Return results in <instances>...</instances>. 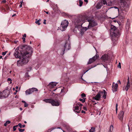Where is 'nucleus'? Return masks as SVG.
<instances>
[{
  "label": "nucleus",
  "mask_w": 132,
  "mask_h": 132,
  "mask_svg": "<svg viewBox=\"0 0 132 132\" xmlns=\"http://www.w3.org/2000/svg\"><path fill=\"white\" fill-rule=\"evenodd\" d=\"M31 48L29 46L27 47L25 52H21L22 59L17 61V65L20 66L26 64L29 61L28 57L30 53L32 52Z\"/></svg>",
  "instance_id": "obj_1"
},
{
  "label": "nucleus",
  "mask_w": 132,
  "mask_h": 132,
  "mask_svg": "<svg viewBox=\"0 0 132 132\" xmlns=\"http://www.w3.org/2000/svg\"><path fill=\"white\" fill-rule=\"evenodd\" d=\"M79 22L81 23L82 24L87 20L89 22V24L88 26V28L90 29L97 25V23L90 17L87 16H84L78 19Z\"/></svg>",
  "instance_id": "obj_2"
},
{
  "label": "nucleus",
  "mask_w": 132,
  "mask_h": 132,
  "mask_svg": "<svg viewBox=\"0 0 132 132\" xmlns=\"http://www.w3.org/2000/svg\"><path fill=\"white\" fill-rule=\"evenodd\" d=\"M69 24L68 21L66 20H64L63 21L61 24L60 26V29L62 31H65Z\"/></svg>",
  "instance_id": "obj_3"
},
{
  "label": "nucleus",
  "mask_w": 132,
  "mask_h": 132,
  "mask_svg": "<svg viewBox=\"0 0 132 132\" xmlns=\"http://www.w3.org/2000/svg\"><path fill=\"white\" fill-rule=\"evenodd\" d=\"M82 106V105L79 103L77 104L75 108L74 111L77 113H80L81 110V109Z\"/></svg>",
  "instance_id": "obj_4"
},
{
  "label": "nucleus",
  "mask_w": 132,
  "mask_h": 132,
  "mask_svg": "<svg viewBox=\"0 0 132 132\" xmlns=\"http://www.w3.org/2000/svg\"><path fill=\"white\" fill-rule=\"evenodd\" d=\"M120 35V33L119 32H117V33L116 32H113L112 35L111 36L112 40H117Z\"/></svg>",
  "instance_id": "obj_5"
},
{
  "label": "nucleus",
  "mask_w": 132,
  "mask_h": 132,
  "mask_svg": "<svg viewBox=\"0 0 132 132\" xmlns=\"http://www.w3.org/2000/svg\"><path fill=\"white\" fill-rule=\"evenodd\" d=\"M99 57V56L96 53L95 55L92 58L89 59L87 63V64H90L94 62Z\"/></svg>",
  "instance_id": "obj_6"
},
{
  "label": "nucleus",
  "mask_w": 132,
  "mask_h": 132,
  "mask_svg": "<svg viewBox=\"0 0 132 132\" xmlns=\"http://www.w3.org/2000/svg\"><path fill=\"white\" fill-rule=\"evenodd\" d=\"M64 49L62 51V52L61 53V54L63 55L64 53V51L65 50H69L70 48V45L67 43H65V45L64 46Z\"/></svg>",
  "instance_id": "obj_7"
},
{
  "label": "nucleus",
  "mask_w": 132,
  "mask_h": 132,
  "mask_svg": "<svg viewBox=\"0 0 132 132\" xmlns=\"http://www.w3.org/2000/svg\"><path fill=\"white\" fill-rule=\"evenodd\" d=\"M124 114V112L123 110L121 111L119 114L118 118L121 121H122L123 120Z\"/></svg>",
  "instance_id": "obj_8"
},
{
  "label": "nucleus",
  "mask_w": 132,
  "mask_h": 132,
  "mask_svg": "<svg viewBox=\"0 0 132 132\" xmlns=\"http://www.w3.org/2000/svg\"><path fill=\"white\" fill-rule=\"evenodd\" d=\"M118 85L117 83L115 84L113 82V83L112 87V90L113 92H114L117 91L118 89Z\"/></svg>",
  "instance_id": "obj_9"
},
{
  "label": "nucleus",
  "mask_w": 132,
  "mask_h": 132,
  "mask_svg": "<svg viewBox=\"0 0 132 132\" xmlns=\"http://www.w3.org/2000/svg\"><path fill=\"white\" fill-rule=\"evenodd\" d=\"M102 93V92H99L96 95L95 97H94L93 98V99H94V100H100L101 98V93Z\"/></svg>",
  "instance_id": "obj_10"
},
{
  "label": "nucleus",
  "mask_w": 132,
  "mask_h": 132,
  "mask_svg": "<svg viewBox=\"0 0 132 132\" xmlns=\"http://www.w3.org/2000/svg\"><path fill=\"white\" fill-rule=\"evenodd\" d=\"M14 55L15 57L17 58H21L20 54L18 50H15L14 53Z\"/></svg>",
  "instance_id": "obj_11"
},
{
  "label": "nucleus",
  "mask_w": 132,
  "mask_h": 132,
  "mask_svg": "<svg viewBox=\"0 0 132 132\" xmlns=\"http://www.w3.org/2000/svg\"><path fill=\"white\" fill-rule=\"evenodd\" d=\"M43 101L47 103H50L52 105H54L53 104V102H54L52 101V100L51 99H46L44 100Z\"/></svg>",
  "instance_id": "obj_12"
},
{
  "label": "nucleus",
  "mask_w": 132,
  "mask_h": 132,
  "mask_svg": "<svg viewBox=\"0 0 132 132\" xmlns=\"http://www.w3.org/2000/svg\"><path fill=\"white\" fill-rule=\"evenodd\" d=\"M57 83L55 82H50L48 85L50 88H52L54 86H56L57 84Z\"/></svg>",
  "instance_id": "obj_13"
},
{
  "label": "nucleus",
  "mask_w": 132,
  "mask_h": 132,
  "mask_svg": "<svg viewBox=\"0 0 132 132\" xmlns=\"http://www.w3.org/2000/svg\"><path fill=\"white\" fill-rule=\"evenodd\" d=\"M130 86V83H127L126 86V87H123V90H126V91H127L129 89Z\"/></svg>",
  "instance_id": "obj_14"
},
{
  "label": "nucleus",
  "mask_w": 132,
  "mask_h": 132,
  "mask_svg": "<svg viewBox=\"0 0 132 132\" xmlns=\"http://www.w3.org/2000/svg\"><path fill=\"white\" fill-rule=\"evenodd\" d=\"M87 30V28L86 27H83L81 29L80 32V33L82 35L84 34V32L86 31Z\"/></svg>",
  "instance_id": "obj_15"
},
{
  "label": "nucleus",
  "mask_w": 132,
  "mask_h": 132,
  "mask_svg": "<svg viewBox=\"0 0 132 132\" xmlns=\"http://www.w3.org/2000/svg\"><path fill=\"white\" fill-rule=\"evenodd\" d=\"M31 88L27 90L26 91V94L27 95L31 94L33 93V91L32 90Z\"/></svg>",
  "instance_id": "obj_16"
},
{
  "label": "nucleus",
  "mask_w": 132,
  "mask_h": 132,
  "mask_svg": "<svg viewBox=\"0 0 132 132\" xmlns=\"http://www.w3.org/2000/svg\"><path fill=\"white\" fill-rule=\"evenodd\" d=\"M108 56L107 55H104L102 56L101 58L103 60V61L105 62V61L107 60Z\"/></svg>",
  "instance_id": "obj_17"
},
{
  "label": "nucleus",
  "mask_w": 132,
  "mask_h": 132,
  "mask_svg": "<svg viewBox=\"0 0 132 132\" xmlns=\"http://www.w3.org/2000/svg\"><path fill=\"white\" fill-rule=\"evenodd\" d=\"M130 23L128 21V20H127V21L126 23V30H128L130 28Z\"/></svg>",
  "instance_id": "obj_18"
},
{
  "label": "nucleus",
  "mask_w": 132,
  "mask_h": 132,
  "mask_svg": "<svg viewBox=\"0 0 132 132\" xmlns=\"http://www.w3.org/2000/svg\"><path fill=\"white\" fill-rule=\"evenodd\" d=\"M52 101L54 102H53V104L55 105H52L53 106H58L60 104L58 101H55L52 100Z\"/></svg>",
  "instance_id": "obj_19"
},
{
  "label": "nucleus",
  "mask_w": 132,
  "mask_h": 132,
  "mask_svg": "<svg viewBox=\"0 0 132 132\" xmlns=\"http://www.w3.org/2000/svg\"><path fill=\"white\" fill-rule=\"evenodd\" d=\"M102 93H101V94H103V97L105 99L106 98V96L107 94V93L105 91V90H103V92H102Z\"/></svg>",
  "instance_id": "obj_20"
},
{
  "label": "nucleus",
  "mask_w": 132,
  "mask_h": 132,
  "mask_svg": "<svg viewBox=\"0 0 132 132\" xmlns=\"http://www.w3.org/2000/svg\"><path fill=\"white\" fill-rule=\"evenodd\" d=\"M95 128L94 127H92L89 130V132H94L95 131Z\"/></svg>",
  "instance_id": "obj_21"
},
{
  "label": "nucleus",
  "mask_w": 132,
  "mask_h": 132,
  "mask_svg": "<svg viewBox=\"0 0 132 132\" xmlns=\"http://www.w3.org/2000/svg\"><path fill=\"white\" fill-rule=\"evenodd\" d=\"M119 18L121 20H122L124 19L125 16L124 15H122L121 14L118 16Z\"/></svg>",
  "instance_id": "obj_22"
},
{
  "label": "nucleus",
  "mask_w": 132,
  "mask_h": 132,
  "mask_svg": "<svg viewBox=\"0 0 132 132\" xmlns=\"http://www.w3.org/2000/svg\"><path fill=\"white\" fill-rule=\"evenodd\" d=\"M111 30L114 31L116 29V27L113 26H112L111 28Z\"/></svg>",
  "instance_id": "obj_23"
},
{
  "label": "nucleus",
  "mask_w": 132,
  "mask_h": 132,
  "mask_svg": "<svg viewBox=\"0 0 132 132\" xmlns=\"http://www.w3.org/2000/svg\"><path fill=\"white\" fill-rule=\"evenodd\" d=\"M22 102L24 103V107H26L28 106V104H27L26 102L24 101H22Z\"/></svg>",
  "instance_id": "obj_24"
},
{
  "label": "nucleus",
  "mask_w": 132,
  "mask_h": 132,
  "mask_svg": "<svg viewBox=\"0 0 132 132\" xmlns=\"http://www.w3.org/2000/svg\"><path fill=\"white\" fill-rule=\"evenodd\" d=\"M8 92V90L7 89H5L3 91V94H5V95H6V96L7 97L8 96V95L7 94V95L5 94L6 93H7Z\"/></svg>",
  "instance_id": "obj_25"
},
{
  "label": "nucleus",
  "mask_w": 132,
  "mask_h": 132,
  "mask_svg": "<svg viewBox=\"0 0 132 132\" xmlns=\"http://www.w3.org/2000/svg\"><path fill=\"white\" fill-rule=\"evenodd\" d=\"M113 126L112 125H111L110 126V132H112L113 130Z\"/></svg>",
  "instance_id": "obj_26"
},
{
  "label": "nucleus",
  "mask_w": 132,
  "mask_h": 132,
  "mask_svg": "<svg viewBox=\"0 0 132 132\" xmlns=\"http://www.w3.org/2000/svg\"><path fill=\"white\" fill-rule=\"evenodd\" d=\"M36 21H35V23L37 24L38 25H39L40 24V23L39 22L40 21V20H37V19H36Z\"/></svg>",
  "instance_id": "obj_27"
},
{
  "label": "nucleus",
  "mask_w": 132,
  "mask_h": 132,
  "mask_svg": "<svg viewBox=\"0 0 132 132\" xmlns=\"http://www.w3.org/2000/svg\"><path fill=\"white\" fill-rule=\"evenodd\" d=\"M11 123L10 121L8 120L4 124V126H6L8 124H10Z\"/></svg>",
  "instance_id": "obj_28"
},
{
  "label": "nucleus",
  "mask_w": 132,
  "mask_h": 132,
  "mask_svg": "<svg viewBox=\"0 0 132 132\" xmlns=\"http://www.w3.org/2000/svg\"><path fill=\"white\" fill-rule=\"evenodd\" d=\"M32 89V90L33 91V92H37L38 91V89L36 88H31Z\"/></svg>",
  "instance_id": "obj_29"
},
{
  "label": "nucleus",
  "mask_w": 132,
  "mask_h": 132,
  "mask_svg": "<svg viewBox=\"0 0 132 132\" xmlns=\"http://www.w3.org/2000/svg\"><path fill=\"white\" fill-rule=\"evenodd\" d=\"M56 128L55 127H54L51 128L48 130V132H51L53 130L56 129Z\"/></svg>",
  "instance_id": "obj_30"
},
{
  "label": "nucleus",
  "mask_w": 132,
  "mask_h": 132,
  "mask_svg": "<svg viewBox=\"0 0 132 132\" xmlns=\"http://www.w3.org/2000/svg\"><path fill=\"white\" fill-rule=\"evenodd\" d=\"M56 128L55 127H54L51 128L48 130V132H51L53 130L56 129Z\"/></svg>",
  "instance_id": "obj_31"
},
{
  "label": "nucleus",
  "mask_w": 132,
  "mask_h": 132,
  "mask_svg": "<svg viewBox=\"0 0 132 132\" xmlns=\"http://www.w3.org/2000/svg\"><path fill=\"white\" fill-rule=\"evenodd\" d=\"M85 98H83V99H80L79 100L80 101H81L82 103H84L85 102Z\"/></svg>",
  "instance_id": "obj_32"
},
{
  "label": "nucleus",
  "mask_w": 132,
  "mask_h": 132,
  "mask_svg": "<svg viewBox=\"0 0 132 132\" xmlns=\"http://www.w3.org/2000/svg\"><path fill=\"white\" fill-rule=\"evenodd\" d=\"M79 6H82V4H83V2L81 1H79Z\"/></svg>",
  "instance_id": "obj_33"
},
{
  "label": "nucleus",
  "mask_w": 132,
  "mask_h": 132,
  "mask_svg": "<svg viewBox=\"0 0 132 132\" xmlns=\"http://www.w3.org/2000/svg\"><path fill=\"white\" fill-rule=\"evenodd\" d=\"M19 131L20 132H23V131H24V129H21L19 128Z\"/></svg>",
  "instance_id": "obj_34"
},
{
  "label": "nucleus",
  "mask_w": 132,
  "mask_h": 132,
  "mask_svg": "<svg viewBox=\"0 0 132 132\" xmlns=\"http://www.w3.org/2000/svg\"><path fill=\"white\" fill-rule=\"evenodd\" d=\"M118 104L117 103L116 104V113H117V111H118Z\"/></svg>",
  "instance_id": "obj_35"
},
{
  "label": "nucleus",
  "mask_w": 132,
  "mask_h": 132,
  "mask_svg": "<svg viewBox=\"0 0 132 132\" xmlns=\"http://www.w3.org/2000/svg\"><path fill=\"white\" fill-rule=\"evenodd\" d=\"M118 68H119L120 69L121 68V63L120 62L119 63V64H118Z\"/></svg>",
  "instance_id": "obj_36"
},
{
  "label": "nucleus",
  "mask_w": 132,
  "mask_h": 132,
  "mask_svg": "<svg viewBox=\"0 0 132 132\" xmlns=\"http://www.w3.org/2000/svg\"><path fill=\"white\" fill-rule=\"evenodd\" d=\"M81 96L82 97H85L86 95L84 93H82L81 94Z\"/></svg>",
  "instance_id": "obj_37"
},
{
  "label": "nucleus",
  "mask_w": 132,
  "mask_h": 132,
  "mask_svg": "<svg viewBox=\"0 0 132 132\" xmlns=\"http://www.w3.org/2000/svg\"><path fill=\"white\" fill-rule=\"evenodd\" d=\"M22 39L23 40V43H25V38L24 37H22Z\"/></svg>",
  "instance_id": "obj_38"
},
{
  "label": "nucleus",
  "mask_w": 132,
  "mask_h": 132,
  "mask_svg": "<svg viewBox=\"0 0 132 132\" xmlns=\"http://www.w3.org/2000/svg\"><path fill=\"white\" fill-rule=\"evenodd\" d=\"M6 53H7V52H3L2 54L3 55H4V56L5 55H6Z\"/></svg>",
  "instance_id": "obj_39"
},
{
  "label": "nucleus",
  "mask_w": 132,
  "mask_h": 132,
  "mask_svg": "<svg viewBox=\"0 0 132 132\" xmlns=\"http://www.w3.org/2000/svg\"><path fill=\"white\" fill-rule=\"evenodd\" d=\"M18 126L20 127V128H21L22 127V125L21 123H19L18 124Z\"/></svg>",
  "instance_id": "obj_40"
},
{
  "label": "nucleus",
  "mask_w": 132,
  "mask_h": 132,
  "mask_svg": "<svg viewBox=\"0 0 132 132\" xmlns=\"http://www.w3.org/2000/svg\"><path fill=\"white\" fill-rule=\"evenodd\" d=\"M13 130L14 131H15V130L16 129V128L14 126L13 127Z\"/></svg>",
  "instance_id": "obj_41"
},
{
  "label": "nucleus",
  "mask_w": 132,
  "mask_h": 132,
  "mask_svg": "<svg viewBox=\"0 0 132 132\" xmlns=\"http://www.w3.org/2000/svg\"><path fill=\"white\" fill-rule=\"evenodd\" d=\"M127 83H130V80L129 78V77H128V79H127Z\"/></svg>",
  "instance_id": "obj_42"
},
{
  "label": "nucleus",
  "mask_w": 132,
  "mask_h": 132,
  "mask_svg": "<svg viewBox=\"0 0 132 132\" xmlns=\"http://www.w3.org/2000/svg\"><path fill=\"white\" fill-rule=\"evenodd\" d=\"M64 92V89H62L61 92L60 93V94H61V93H62Z\"/></svg>",
  "instance_id": "obj_43"
},
{
  "label": "nucleus",
  "mask_w": 132,
  "mask_h": 132,
  "mask_svg": "<svg viewBox=\"0 0 132 132\" xmlns=\"http://www.w3.org/2000/svg\"><path fill=\"white\" fill-rule=\"evenodd\" d=\"M7 81H11V79L10 78H8V79H7Z\"/></svg>",
  "instance_id": "obj_44"
},
{
  "label": "nucleus",
  "mask_w": 132,
  "mask_h": 132,
  "mask_svg": "<svg viewBox=\"0 0 132 132\" xmlns=\"http://www.w3.org/2000/svg\"><path fill=\"white\" fill-rule=\"evenodd\" d=\"M84 109L86 110H87V108L86 107H84Z\"/></svg>",
  "instance_id": "obj_45"
},
{
  "label": "nucleus",
  "mask_w": 132,
  "mask_h": 132,
  "mask_svg": "<svg viewBox=\"0 0 132 132\" xmlns=\"http://www.w3.org/2000/svg\"><path fill=\"white\" fill-rule=\"evenodd\" d=\"M103 2H104V3H103V4H104L105 5L106 4V2L105 1H103Z\"/></svg>",
  "instance_id": "obj_46"
},
{
  "label": "nucleus",
  "mask_w": 132,
  "mask_h": 132,
  "mask_svg": "<svg viewBox=\"0 0 132 132\" xmlns=\"http://www.w3.org/2000/svg\"><path fill=\"white\" fill-rule=\"evenodd\" d=\"M23 37H24V38L25 37H26V34H24L23 35Z\"/></svg>",
  "instance_id": "obj_47"
},
{
  "label": "nucleus",
  "mask_w": 132,
  "mask_h": 132,
  "mask_svg": "<svg viewBox=\"0 0 132 132\" xmlns=\"http://www.w3.org/2000/svg\"><path fill=\"white\" fill-rule=\"evenodd\" d=\"M84 1L86 3H87L88 2V0H84Z\"/></svg>",
  "instance_id": "obj_48"
},
{
  "label": "nucleus",
  "mask_w": 132,
  "mask_h": 132,
  "mask_svg": "<svg viewBox=\"0 0 132 132\" xmlns=\"http://www.w3.org/2000/svg\"><path fill=\"white\" fill-rule=\"evenodd\" d=\"M81 112L82 113H86L83 110H82L81 111Z\"/></svg>",
  "instance_id": "obj_49"
},
{
  "label": "nucleus",
  "mask_w": 132,
  "mask_h": 132,
  "mask_svg": "<svg viewBox=\"0 0 132 132\" xmlns=\"http://www.w3.org/2000/svg\"><path fill=\"white\" fill-rule=\"evenodd\" d=\"M96 66V65H94V66H92V67H91V68L90 69H89V70L90 69H91V68H93L94 67H95Z\"/></svg>",
  "instance_id": "obj_50"
},
{
  "label": "nucleus",
  "mask_w": 132,
  "mask_h": 132,
  "mask_svg": "<svg viewBox=\"0 0 132 132\" xmlns=\"http://www.w3.org/2000/svg\"><path fill=\"white\" fill-rule=\"evenodd\" d=\"M118 83H119L120 84H121V82L120 80H118Z\"/></svg>",
  "instance_id": "obj_51"
},
{
  "label": "nucleus",
  "mask_w": 132,
  "mask_h": 132,
  "mask_svg": "<svg viewBox=\"0 0 132 132\" xmlns=\"http://www.w3.org/2000/svg\"><path fill=\"white\" fill-rule=\"evenodd\" d=\"M44 12H45L47 14H49V12H46L45 11H44Z\"/></svg>",
  "instance_id": "obj_52"
},
{
  "label": "nucleus",
  "mask_w": 132,
  "mask_h": 132,
  "mask_svg": "<svg viewBox=\"0 0 132 132\" xmlns=\"http://www.w3.org/2000/svg\"><path fill=\"white\" fill-rule=\"evenodd\" d=\"M98 5H97V9H100L101 7V6L100 7H98Z\"/></svg>",
  "instance_id": "obj_53"
},
{
  "label": "nucleus",
  "mask_w": 132,
  "mask_h": 132,
  "mask_svg": "<svg viewBox=\"0 0 132 132\" xmlns=\"http://www.w3.org/2000/svg\"><path fill=\"white\" fill-rule=\"evenodd\" d=\"M44 21L43 22V23L44 24H46V22H45V21H46V20H44Z\"/></svg>",
  "instance_id": "obj_54"
},
{
  "label": "nucleus",
  "mask_w": 132,
  "mask_h": 132,
  "mask_svg": "<svg viewBox=\"0 0 132 132\" xmlns=\"http://www.w3.org/2000/svg\"><path fill=\"white\" fill-rule=\"evenodd\" d=\"M22 4H21H21L19 6V7L21 8L22 7Z\"/></svg>",
  "instance_id": "obj_55"
},
{
  "label": "nucleus",
  "mask_w": 132,
  "mask_h": 132,
  "mask_svg": "<svg viewBox=\"0 0 132 132\" xmlns=\"http://www.w3.org/2000/svg\"><path fill=\"white\" fill-rule=\"evenodd\" d=\"M6 1L5 0H4L2 2H4V3H6Z\"/></svg>",
  "instance_id": "obj_56"
},
{
  "label": "nucleus",
  "mask_w": 132,
  "mask_h": 132,
  "mask_svg": "<svg viewBox=\"0 0 132 132\" xmlns=\"http://www.w3.org/2000/svg\"><path fill=\"white\" fill-rule=\"evenodd\" d=\"M25 125H22V127H23V128H24L25 127Z\"/></svg>",
  "instance_id": "obj_57"
},
{
  "label": "nucleus",
  "mask_w": 132,
  "mask_h": 132,
  "mask_svg": "<svg viewBox=\"0 0 132 132\" xmlns=\"http://www.w3.org/2000/svg\"><path fill=\"white\" fill-rule=\"evenodd\" d=\"M18 126H18V125H16V126H15V127L16 128V127H18Z\"/></svg>",
  "instance_id": "obj_58"
},
{
  "label": "nucleus",
  "mask_w": 132,
  "mask_h": 132,
  "mask_svg": "<svg viewBox=\"0 0 132 132\" xmlns=\"http://www.w3.org/2000/svg\"><path fill=\"white\" fill-rule=\"evenodd\" d=\"M16 15V14H14L13 15H12V17H13L15 16Z\"/></svg>",
  "instance_id": "obj_59"
},
{
  "label": "nucleus",
  "mask_w": 132,
  "mask_h": 132,
  "mask_svg": "<svg viewBox=\"0 0 132 132\" xmlns=\"http://www.w3.org/2000/svg\"><path fill=\"white\" fill-rule=\"evenodd\" d=\"M18 86H16V88L17 89H18Z\"/></svg>",
  "instance_id": "obj_60"
},
{
  "label": "nucleus",
  "mask_w": 132,
  "mask_h": 132,
  "mask_svg": "<svg viewBox=\"0 0 132 132\" xmlns=\"http://www.w3.org/2000/svg\"><path fill=\"white\" fill-rule=\"evenodd\" d=\"M20 109L21 111H22V108H20Z\"/></svg>",
  "instance_id": "obj_61"
},
{
  "label": "nucleus",
  "mask_w": 132,
  "mask_h": 132,
  "mask_svg": "<svg viewBox=\"0 0 132 132\" xmlns=\"http://www.w3.org/2000/svg\"><path fill=\"white\" fill-rule=\"evenodd\" d=\"M114 8L116 9H118V8L117 7H116V6H115L114 7Z\"/></svg>",
  "instance_id": "obj_62"
},
{
  "label": "nucleus",
  "mask_w": 132,
  "mask_h": 132,
  "mask_svg": "<svg viewBox=\"0 0 132 132\" xmlns=\"http://www.w3.org/2000/svg\"><path fill=\"white\" fill-rule=\"evenodd\" d=\"M2 97H2V96L1 95H0V99L2 98Z\"/></svg>",
  "instance_id": "obj_63"
},
{
  "label": "nucleus",
  "mask_w": 132,
  "mask_h": 132,
  "mask_svg": "<svg viewBox=\"0 0 132 132\" xmlns=\"http://www.w3.org/2000/svg\"><path fill=\"white\" fill-rule=\"evenodd\" d=\"M64 95V94H63L60 97H61L63 96Z\"/></svg>",
  "instance_id": "obj_64"
}]
</instances>
